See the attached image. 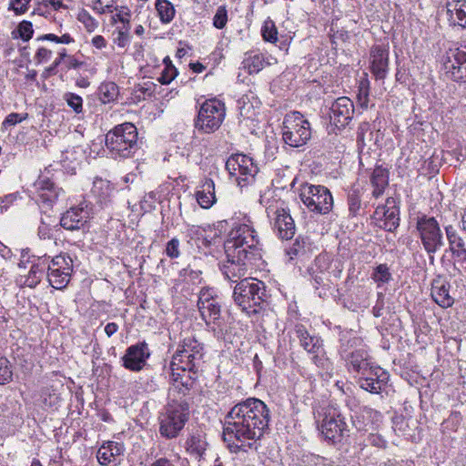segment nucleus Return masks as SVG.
Masks as SVG:
<instances>
[{
	"label": "nucleus",
	"mask_w": 466,
	"mask_h": 466,
	"mask_svg": "<svg viewBox=\"0 0 466 466\" xmlns=\"http://www.w3.org/2000/svg\"><path fill=\"white\" fill-rule=\"evenodd\" d=\"M370 183L373 187L372 196L380 198L389 185V171L382 167H376L371 174Z\"/></svg>",
	"instance_id": "36"
},
{
	"label": "nucleus",
	"mask_w": 466,
	"mask_h": 466,
	"mask_svg": "<svg viewBox=\"0 0 466 466\" xmlns=\"http://www.w3.org/2000/svg\"><path fill=\"white\" fill-rule=\"evenodd\" d=\"M89 220V212L82 207H74L66 211L61 218L60 225L70 231L85 229Z\"/></svg>",
	"instance_id": "26"
},
{
	"label": "nucleus",
	"mask_w": 466,
	"mask_h": 466,
	"mask_svg": "<svg viewBox=\"0 0 466 466\" xmlns=\"http://www.w3.org/2000/svg\"><path fill=\"white\" fill-rule=\"evenodd\" d=\"M319 429L329 444H340L350 436V429L340 410L333 406L325 409Z\"/></svg>",
	"instance_id": "7"
},
{
	"label": "nucleus",
	"mask_w": 466,
	"mask_h": 466,
	"mask_svg": "<svg viewBox=\"0 0 466 466\" xmlns=\"http://www.w3.org/2000/svg\"><path fill=\"white\" fill-rule=\"evenodd\" d=\"M130 29V24L116 26V30L114 31V43L118 47L124 48L129 45L131 40Z\"/></svg>",
	"instance_id": "44"
},
{
	"label": "nucleus",
	"mask_w": 466,
	"mask_h": 466,
	"mask_svg": "<svg viewBox=\"0 0 466 466\" xmlns=\"http://www.w3.org/2000/svg\"><path fill=\"white\" fill-rule=\"evenodd\" d=\"M232 299L244 313L252 317L265 310L268 295L263 281L245 278L235 285Z\"/></svg>",
	"instance_id": "2"
},
{
	"label": "nucleus",
	"mask_w": 466,
	"mask_h": 466,
	"mask_svg": "<svg viewBox=\"0 0 466 466\" xmlns=\"http://www.w3.org/2000/svg\"><path fill=\"white\" fill-rule=\"evenodd\" d=\"M254 243H258V238L253 228L247 224H241L232 228L224 243L226 257L238 258L243 249L239 251L241 246L246 245L251 248Z\"/></svg>",
	"instance_id": "13"
},
{
	"label": "nucleus",
	"mask_w": 466,
	"mask_h": 466,
	"mask_svg": "<svg viewBox=\"0 0 466 466\" xmlns=\"http://www.w3.org/2000/svg\"><path fill=\"white\" fill-rule=\"evenodd\" d=\"M177 70L173 65L167 66V67H164L162 69L157 80L162 85H168L177 76Z\"/></svg>",
	"instance_id": "57"
},
{
	"label": "nucleus",
	"mask_w": 466,
	"mask_h": 466,
	"mask_svg": "<svg viewBox=\"0 0 466 466\" xmlns=\"http://www.w3.org/2000/svg\"><path fill=\"white\" fill-rule=\"evenodd\" d=\"M77 19L88 32H94L98 26V22L86 10L78 14Z\"/></svg>",
	"instance_id": "52"
},
{
	"label": "nucleus",
	"mask_w": 466,
	"mask_h": 466,
	"mask_svg": "<svg viewBox=\"0 0 466 466\" xmlns=\"http://www.w3.org/2000/svg\"><path fill=\"white\" fill-rule=\"evenodd\" d=\"M151 353L146 341L129 346L121 358L122 366L134 372H138L146 366Z\"/></svg>",
	"instance_id": "19"
},
{
	"label": "nucleus",
	"mask_w": 466,
	"mask_h": 466,
	"mask_svg": "<svg viewBox=\"0 0 466 466\" xmlns=\"http://www.w3.org/2000/svg\"><path fill=\"white\" fill-rule=\"evenodd\" d=\"M13 380V367L7 358L0 355V385H5Z\"/></svg>",
	"instance_id": "50"
},
{
	"label": "nucleus",
	"mask_w": 466,
	"mask_h": 466,
	"mask_svg": "<svg viewBox=\"0 0 466 466\" xmlns=\"http://www.w3.org/2000/svg\"><path fill=\"white\" fill-rule=\"evenodd\" d=\"M295 334L299 341V345L308 353L322 351V340L318 337L310 336L302 324L295 326Z\"/></svg>",
	"instance_id": "34"
},
{
	"label": "nucleus",
	"mask_w": 466,
	"mask_h": 466,
	"mask_svg": "<svg viewBox=\"0 0 466 466\" xmlns=\"http://www.w3.org/2000/svg\"><path fill=\"white\" fill-rule=\"evenodd\" d=\"M442 226L449 243V249L454 259V265L466 268V245L463 238L451 224L442 223Z\"/></svg>",
	"instance_id": "21"
},
{
	"label": "nucleus",
	"mask_w": 466,
	"mask_h": 466,
	"mask_svg": "<svg viewBox=\"0 0 466 466\" xmlns=\"http://www.w3.org/2000/svg\"><path fill=\"white\" fill-rule=\"evenodd\" d=\"M66 57V49L62 48L58 52V56L55 59V61L51 64L50 66L46 67L44 71V76H49L56 74V68L61 65Z\"/></svg>",
	"instance_id": "62"
},
{
	"label": "nucleus",
	"mask_w": 466,
	"mask_h": 466,
	"mask_svg": "<svg viewBox=\"0 0 466 466\" xmlns=\"http://www.w3.org/2000/svg\"><path fill=\"white\" fill-rule=\"evenodd\" d=\"M195 197L202 208H210L217 202L214 181L206 177L196 191Z\"/></svg>",
	"instance_id": "32"
},
{
	"label": "nucleus",
	"mask_w": 466,
	"mask_h": 466,
	"mask_svg": "<svg viewBox=\"0 0 466 466\" xmlns=\"http://www.w3.org/2000/svg\"><path fill=\"white\" fill-rule=\"evenodd\" d=\"M270 411L259 399L248 398L235 404L225 416L223 439L230 449H252L268 429Z\"/></svg>",
	"instance_id": "1"
},
{
	"label": "nucleus",
	"mask_w": 466,
	"mask_h": 466,
	"mask_svg": "<svg viewBox=\"0 0 466 466\" xmlns=\"http://www.w3.org/2000/svg\"><path fill=\"white\" fill-rule=\"evenodd\" d=\"M126 449L123 443L108 441L104 442L96 452V458L102 466H117L120 457L124 455Z\"/></svg>",
	"instance_id": "25"
},
{
	"label": "nucleus",
	"mask_w": 466,
	"mask_h": 466,
	"mask_svg": "<svg viewBox=\"0 0 466 466\" xmlns=\"http://www.w3.org/2000/svg\"><path fill=\"white\" fill-rule=\"evenodd\" d=\"M207 446L206 433L201 430H196L190 432L185 444L187 452L198 460L203 457Z\"/></svg>",
	"instance_id": "29"
},
{
	"label": "nucleus",
	"mask_w": 466,
	"mask_h": 466,
	"mask_svg": "<svg viewBox=\"0 0 466 466\" xmlns=\"http://www.w3.org/2000/svg\"><path fill=\"white\" fill-rule=\"evenodd\" d=\"M155 7L162 24H169L174 19L176 9L170 1L156 0Z\"/></svg>",
	"instance_id": "40"
},
{
	"label": "nucleus",
	"mask_w": 466,
	"mask_h": 466,
	"mask_svg": "<svg viewBox=\"0 0 466 466\" xmlns=\"http://www.w3.org/2000/svg\"><path fill=\"white\" fill-rule=\"evenodd\" d=\"M310 137V124L301 113L294 111L286 115L283 121L282 138L287 145L299 147L307 144Z\"/></svg>",
	"instance_id": "9"
},
{
	"label": "nucleus",
	"mask_w": 466,
	"mask_h": 466,
	"mask_svg": "<svg viewBox=\"0 0 466 466\" xmlns=\"http://www.w3.org/2000/svg\"><path fill=\"white\" fill-rule=\"evenodd\" d=\"M372 219L378 228L393 232L400 225L399 201L392 197L387 198L383 205L376 208Z\"/></svg>",
	"instance_id": "17"
},
{
	"label": "nucleus",
	"mask_w": 466,
	"mask_h": 466,
	"mask_svg": "<svg viewBox=\"0 0 466 466\" xmlns=\"http://www.w3.org/2000/svg\"><path fill=\"white\" fill-rule=\"evenodd\" d=\"M348 208L351 217H356L360 214L361 208V194L360 189L352 188L348 194Z\"/></svg>",
	"instance_id": "46"
},
{
	"label": "nucleus",
	"mask_w": 466,
	"mask_h": 466,
	"mask_svg": "<svg viewBox=\"0 0 466 466\" xmlns=\"http://www.w3.org/2000/svg\"><path fill=\"white\" fill-rule=\"evenodd\" d=\"M330 258L326 254L317 256L313 263L308 268L309 280L318 297L325 299L331 289V281L329 278Z\"/></svg>",
	"instance_id": "12"
},
{
	"label": "nucleus",
	"mask_w": 466,
	"mask_h": 466,
	"mask_svg": "<svg viewBox=\"0 0 466 466\" xmlns=\"http://www.w3.org/2000/svg\"><path fill=\"white\" fill-rule=\"evenodd\" d=\"M299 198L307 208L316 214L326 215L333 208V197L330 191L321 185L303 184Z\"/></svg>",
	"instance_id": "10"
},
{
	"label": "nucleus",
	"mask_w": 466,
	"mask_h": 466,
	"mask_svg": "<svg viewBox=\"0 0 466 466\" xmlns=\"http://www.w3.org/2000/svg\"><path fill=\"white\" fill-rule=\"evenodd\" d=\"M358 383L362 390L378 394L386 387V376L382 375L379 382H372L366 375H362Z\"/></svg>",
	"instance_id": "43"
},
{
	"label": "nucleus",
	"mask_w": 466,
	"mask_h": 466,
	"mask_svg": "<svg viewBox=\"0 0 466 466\" xmlns=\"http://www.w3.org/2000/svg\"><path fill=\"white\" fill-rule=\"evenodd\" d=\"M226 168L231 177H236L240 187H245L251 183L258 171L252 157L242 154L229 157L226 162Z\"/></svg>",
	"instance_id": "16"
},
{
	"label": "nucleus",
	"mask_w": 466,
	"mask_h": 466,
	"mask_svg": "<svg viewBox=\"0 0 466 466\" xmlns=\"http://www.w3.org/2000/svg\"><path fill=\"white\" fill-rule=\"evenodd\" d=\"M106 147L113 158H128L139 149L136 126L126 122L116 126L106 135Z\"/></svg>",
	"instance_id": "4"
},
{
	"label": "nucleus",
	"mask_w": 466,
	"mask_h": 466,
	"mask_svg": "<svg viewBox=\"0 0 466 466\" xmlns=\"http://www.w3.org/2000/svg\"><path fill=\"white\" fill-rule=\"evenodd\" d=\"M417 236L431 264H434L435 254L445 245L441 223L435 217L420 213L415 218Z\"/></svg>",
	"instance_id": "5"
},
{
	"label": "nucleus",
	"mask_w": 466,
	"mask_h": 466,
	"mask_svg": "<svg viewBox=\"0 0 466 466\" xmlns=\"http://www.w3.org/2000/svg\"><path fill=\"white\" fill-rule=\"evenodd\" d=\"M278 28L275 22L268 17L261 26V36L264 41L276 44L279 40Z\"/></svg>",
	"instance_id": "45"
},
{
	"label": "nucleus",
	"mask_w": 466,
	"mask_h": 466,
	"mask_svg": "<svg viewBox=\"0 0 466 466\" xmlns=\"http://www.w3.org/2000/svg\"><path fill=\"white\" fill-rule=\"evenodd\" d=\"M370 68L376 80H384L389 73V49L375 45L370 52Z\"/></svg>",
	"instance_id": "23"
},
{
	"label": "nucleus",
	"mask_w": 466,
	"mask_h": 466,
	"mask_svg": "<svg viewBox=\"0 0 466 466\" xmlns=\"http://www.w3.org/2000/svg\"><path fill=\"white\" fill-rule=\"evenodd\" d=\"M180 241L177 238H171L166 245L165 253L170 258H177L180 256Z\"/></svg>",
	"instance_id": "61"
},
{
	"label": "nucleus",
	"mask_w": 466,
	"mask_h": 466,
	"mask_svg": "<svg viewBox=\"0 0 466 466\" xmlns=\"http://www.w3.org/2000/svg\"><path fill=\"white\" fill-rule=\"evenodd\" d=\"M65 100L69 107H71L76 113L82 112L83 99L80 96L74 93H66L64 96Z\"/></svg>",
	"instance_id": "55"
},
{
	"label": "nucleus",
	"mask_w": 466,
	"mask_h": 466,
	"mask_svg": "<svg viewBox=\"0 0 466 466\" xmlns=\"http://www.w3.org/2000/svg\"><path fill=\"white\" fill-rule=\"evenodd\" d=\"M370 80L367 75L360 80L358 86V101L362 108H368L370 101Z\"/></svg>",
	"instance_id": "47"
},
{
	"label": "nucleus",
	"mask_w": 466,
	"mask_h": 466,
	"mask_svg": "<svg viewBox=\"0 0 466 466\" xmlns=\"http://www.w3.org/2000/svg\"><path fill=\"white\" fill-rule=\"evenodd\" d=\"M309 239L307 237L299 236L296 238L292 245L285 249L286 255L289 260L304 256L309 249Z\"/></svg>",
	"instance_id": "39"
},
{
	"label": "nucleus",
	"mask_w": 466,
	"mask_h": 466,
	"mask_svg": "<svg viewBox=\"0 0 466 466\" xmlns=\"http://www.w3.org/2000/svg\"><path fill=\"white\" fill-rule=\"evenodd\" d=\"M203 356V344L194 337H188L185 338L178 345L170 363H173V366L184 365L185 367L199 368Z\"/></svg>",
	"instance_id": "15"
},
{
	"label": "nucleus",
	"mask_w": 466,
	"mask_h": 466,
	"mask_svg": "<svg viewBox=\"0 0 466 466\" xmlns=\"http://www.w3.org/2000/svg\"><path fill=\"white\" fill-rule=\"evenodd\" d=\"M361 374L366 375L372 382H379V379H380L382 375L386 376V384L388 383L390 379V374L380 367L371 366Z\"/></svg>",
	"instance_id": "54"
},
{
	"label": "nucleus",
	"mask_w": 466,
	"mask_h": 466,
	"mask_svg": "<svg viewBox=\"0 0 466 466\" xmlns=\"http://www.w3.org/2000/svg\"><path fill=\"white\" fill-rule=\"evenodd\" d=\"M114 190V186L108 180L96 177L93 182L91 192L98 202L106 203L110 200Z\"/></svg>",
	"instance_id": "37"
},
{
	"label": "nucleus",
	"mask_w": 466,
	"mask_h": 466,
	"mask_svg": "<svg viewBox=\"0 0 466 466\" xmlns=\"http://www.w3.org/2000/svg\"><path fill=\"white\" fill-rule=\"evenodd\" d=\"M189 415L190 406L187 400L167 397V402L158 417L160 436L167 440L177 438L188 421Z\"/></svg>",
	"instance_id": "3"
},
{
	"label": "nucleus",
	"mask_w": 466,
	"mask_h": 466,
	"mask_svg": "<svg viewBox=\"0 0 466 466\" xmlns=\"http://www.w3.org/2000/svg\"><path fill=\"white\" fill-rule=\"evenodd\" d=\"M251 248H247L246 245L239 248V251L243 249V253L239 254V258L258 266V262L262 259L260 243H254Z\"/></svg>",
	"instance_id": "42"
},
{
	"label": "nucleus",
	"mask_w": 466,
	"mask_h": 466,
	"mask_svg": "<svg viewBox=\"0 0 466 466\" xmlns=\"http://www.w3.org/2000/svg\"><path fill=\"white\" fill-rule=\"evenodd\" d=\"M208 234L207 237H210L211 238H220L228 229V222L226 220H220L217 223L208 226Z\"/></svg>",
	"instance_id": "58"
},
{
	"label": "nucleus",
	"mask_w": 466,
	"mask_h": 466,
	"mask_svg": "<svg viewBox=\"0 0 466 466\" xmlns=\"http://www.w3.org/2000/svg\"><path fill=\"white\" fill-rule=\"evenodd\" d=\"M373 132L370 129L369 122H362L360 124L357 131V141L359 144L365 146L367 141H372Z\"/></svg>",
	"instance_id": "51"
},
{
	"label": "nucleus",
	"mask_w": 466,
	"mask_h": 466,
	"mask_svg": "<svg viewBox=\"0 0 466 466\" xmlns=\"http://www.w3.org/2000/svg\"><path fill=\"white\" fill-rule=\"evenodd\" d=\"M445 74L455 82H466V46L450 48L442 58Z\"/></svg>",
	"instance_id": "18"
},
{
	"label": "nucleus",
	"mask_w": 466,
	"mask_h": 466,
	"mask_svg": "<svg viewBox=\"0 0 466 466\" xmlns=\"http://www.w3.org/2000/svg\"><path fill=\"white\" fill-rule=\"evenodd\" d=\"M76 153L77 151L75 147L67 148L66 150L62 152L60 161L63 163V166L66 168H68L70 170L76 169V167L71 166V164L76 161V157H75Z\"/></svg>",
	"instance_id": "56"
},
{
	"label": "nucleus",
	"mask_w": 466,
	"mask_h": 466,
	"mask_svg": "<svg viewBox=\"0 0 466 466\" xmlns=\"http://www.w3.org/2000/svg\"><path fill=\"white\" fill-rule=\"evenodd\" d=\"M343 360L346 362V366L350 371L362 373L370 367L366 346L363 348H359L358 350H354V352L350 353Z\"/></svg>",
	"instance_id": "33"
},
{
	"label": "nucleus",
	"mask_w": 466,
	"mask_h": 466,
	"mask_svg": "<svg viewBox=\"0 0 466 466\" xmlns=\"http://www.w3.org/2000/svg\"><path fill=\"white\" fill-rule=\"evenodd\" d=\"M446 8L450 25L466 28V0H449Z\"/></svg>",
	"instance_id": "31"
},
{
	"label": "nucleus",
	"mask_w": 466,
	"mask_h": 466,
	"mask_svg": "<svg viewBox=\"0 0 466 466\" xmlns=\"http://www.w3.org/2000/svg\"><path fill=\"white\" fill-rule=\"evenodd\" d=\"M118 93V86L114 82H104L98 87L99 100L103 104H108L116 100Z\"/></svg>",
	"instance_id": "41"
},
{
	"label": "nucleus",
	"mask_w": 466,
	"mask_h": 466,
	"mask_svg": "<svg viewBox=\"0 0 466 466\" xmlns=\"http://www.w3.org/2000/svg\"><path fill=\"white\" fill-rule=\"evenodd\" d=\"M256 266L255 264L246 262L238 258H229L219 265V269L226 280L236 285L246 278L248 268Z\"/></svg>",
	"instance_id": "22"
},
{
	"label": "nucleus",
	"mask_w": 466,
	"mask_h": 466,
	"mask_svg": "<svg viewBox=\"0 0 466 466\" xmlns=\"http://www.w3.org/2000/svg\"><path fill=\"white\" fill-rule=\"evenodd\" d=\"M450 282L444 276L438 275L431 281V296L443 309L450 308L454 303V299L450 294Z\"/></svg>",
	"instance_id": "28"
},
{
	"label": "nucleus",
	"mask_w": 466,
	"mask_h": 466,
	"mask_svg": "<svg viewBox=\"0 0 466 466\" xmlns=\"http://www.w3.org/2000/svg\"><path fill=\"white\" fill-rule=\"evenodd\" d=\"M170 370L171 386L167 397L189 401L188 395L197 380L198 368L173 366V363H170Z\"/></svg>",
	"instance_id": "11"
},
{
	"label": "nucleus",
	"mask_w": 466,
	"mask_h": 466,
	"mask_svg": "<svg viewBox=\"0 0 466 466\" xmlns=\"http://www.w3.org/2000/svg\"><path fill=\"white\" fill-rule=\"evenodd\" d=\"M73 271V261L69 256L58 255L46 260V278L56 289L66 288Z\"/></svg>",
	"instance_id": "14"
},
{
	"label": "nucleus",
	"mask_w": 466,
	"mask_h": 466,
	"mask_svg": "<svg viewBox=\"0 0 466 466\" xmlns=\"http://www.w3.org/2000/svg\"><path fill=\"white\" fill-rule=\"evenodd\" d=\"M36 40L37 41L46 40V41L55 42L56 44H66V45L75 42L74 38L69 34H64L61 36H58L55 34H46V35H42L38 36L36 38Z\"/></svg>",
	"instance_id": "53"
},
{
	"label": "nucleus",
	"mask_w": 466,
	"mask_h": 466,
	"mask_svg": "<svg viewBox=\"0 0 466 466\" xmlns=\"http://www.w3.org/2000/svg\"><path fill=\"white\" fill-rule=\"evenodd\" d=\"M52 54V50L45 46H39L35 54L34 58L36 64H43L50 60Z\"/></svg>",
	"instance_id": "64"
},
{
	"label": "nucleus",
	"mask_w": 466,
	"mask_h": 466,
	"mask_svg": "<svg viewBox=\"0 0 466 466\" xmlns=\"http://www.w3.org/2000/svg\"><path fill=\"white\" fill-rule=\"evenodd\" d=\"M330 123L341 129L350 124L354 116V104L347 96H340L334 100L329 106Z\"/></svg>",
	"instance_id": "20"
},
{
	"label": "nucleus",
	"mask_w": 466,
	"mask_h": 466,
	"mask_svg": "<svg viewBox=\"0 0 466 466\" xmlns=\"http://www.w3.org/2000/svg\"><path fill=\"white\" fill-rule=\"evenodd\" d=\"M267 62L264 56L256 52L246 54V56L242 61L243 68L246 69L248 74L258 73L264 68Z\"/></svg>",
	"instance_id": "38"
},
{
	"label": "nucleus",
	"mask_w": 466,
	"mask_h": 466,
	"mask_svg": "<svg viewBox=\"0 0 466 466\" xmlns=\"http://www.w3.org/2000/svg\"><path fill=\"white\" fill-rule=\"evenodd\" d=\"M273 229L282 240L291 239L296 233V226L289 210L280 208L275 211Z\"/></svg>",
	"instance_id": "24"
},
{
	"label": "nucleus",
	"mask_w": 466,
	"mask_h": 466,
	"mask_svg": "<svg viewBox=\"0 0 466 466\" xmlns=\"http://www.w3.org/2000/svg\"><path fill=\"white\" fill-rule=\"evenodd\" d=\"M19 37L24 41H28L34 34L33 25L29 21H22L17 26Z\"/></svg>",
	"instance_id": "60"
},
{
	"label": "nucleus",
	"mask_w": 466,
	"mask_h": 466,
	"mask_svg": "<svg viewBox=\"0 0 466 466\" xmlns=\"http://www.w3.org/2000/svg\"><path fill=\"white\" fill-rule=\"evenodd\" d=\"M198 309L201 319L213 331L218 339H225V329L221 327V305L210 289H202L198 295Z\"/></svg>",
	"instance_id": "6"
},
{
	"label": "nucleus",
	"mask_w": 466,
	"mask_h": 466,
	"mask_svg": "<svg viewBox=\"0 0 466 466\" xmlns=\"http://www.w3.org/2000/svg\"><path fill=\"white\" fill-rule=\"evenodd\" d=\"M228 22V11L225 6H219L213 17V25L218 29H222Z\"/></svg>",
	"instance_id": "59"
},
{
	"label": "nucleus",
	"mask_w": 466,
	"mask_h": 466,
	"mask_svg": "<svg viewBox=\"0 0 466 466\" xmlns=\"http://www.w3.org/2000/svg\"><path fill=\"white\" fill-rule=\"evenodd\" d=\"M365 346L363 339L356 336L351 330L340 333L339 353L341 359Z\"/></svg>",
	"instance_id": "35"
},
{
	"label": "nucleus",
	"mask_w": 466,
	"mask_h": 466,
	"mask_svg": "<svg viewBox=\"0 0 466 466\" xmlns=\"http://www.w3.org/2000/svg\"><path fill=\"white\" fill-rule=\"evenodd\" d=\"M27 116V113H11L5 117V119L2 123V129H7L8 127L15 126L16 124L21 123L22 121L25 120Z\"/></svg>",
	"instance_id": "63"
},
{
	"label": "nucleus",
	"mask_w": 466,
	"mask_h": 466,
	"mask_svg": "<svg viewBox=\"0 0 466 466\" xmlns=\"http://www.w3.org/2000/svg\"><path fill=\"white\" fill-rule=\"evenodd\" d=\"M47 259H49V257L46 255L38 258L37 261L32 265L28 274L26 276L20 277V283L28 288H35L46 273Z\"/></svg>",
	"instance_id": "30"
},
{
	"label": "nucleus",
	"mask_w": 466,
	"mask_h": 466,
	"mask_svg": "<svg viewBox=\"0 0 466 466\" xmlns=\"http://www.w3.org/2000/svg\"><path fill=\"white\" fill-rule=\"evenodd\" d=\"M36 202L44 207H51L58 198L61 189L46 177L40 176L35 183Z\"/></svg>",
	"instance_id": "27"
},
{
	"label": "nucleus",
	"mask_w": 466,
	"mask_h": 466,
	"mask_svg": "<svg viewBox=\"0 0 466 466\" xmlns=\"http://www.w3.org/2000/svg\"><path fill=\"white\" fill-rule=\"evenodd\" d=\"M371 279L380 287L382 284L389 283L391 280V273L387 264L378 265L371 274Z\"/></svg>",
	"instance_id": "48"
},
{
	"label": "nucleus",
	"mask_w": 466,
	"mask_h": 466,
	"mask_svg": "<svg viewBox=\"0 0 466 466\" xmlns=\"http://www.w3.org/2000/svg\"><path fill=\"white\" fill-rule=\"evenodd\" d=\"M310 354H312L311 360L314 364L326 370L329 377L331 378L333 375V366L330 360L325 356L324 350H322V351L311 352Z\"/></svg>",
	"instance_id": "49"
},
{
	"label": "nucleus",
	"mask_w": 466,
	"mask_h": 466,
	"mask_svg": "<svg viewBox=\"0 0 466 466\" xmlns=\"http://www.w3.org/2000/svg\"><path fill=\"white\" fill-rule=\"evenodd\" d=\"M226 116V106L218 98L207 99L201 106L195 120L199 133L211 134L218 130Z\"/></svg>",
	"instance_id": "8"
}]
</instances>
